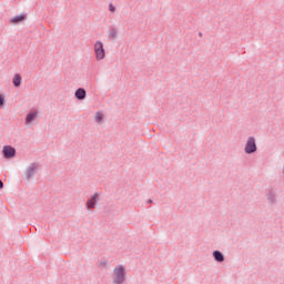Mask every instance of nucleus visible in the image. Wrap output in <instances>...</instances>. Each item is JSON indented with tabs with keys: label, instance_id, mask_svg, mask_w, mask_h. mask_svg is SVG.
Instances as JSON below:
<instances>
[{
	"label": "nucleus",
	"instance_id": "nucleus-1",
	"mask_svg": "<svg viewBox=\"0 0 284 284\" xmlns=\"http://www.w3.org/2000/svg\"><path fill=\"white\" fill-rule=\"evenodd\" d=\"M123 281H125V268L123 265H119L114 268L113 282L115 284H121Z\"/></svg>",
	"mask_w": 284,
	"mask_h": 284
},
{
	"label": "nucleus",
	"instance_id": "nucleus-2",
	"mask_svg": "<svg viewBox=\"0 0 284 284\" xmlns=\"http://www.w3.org/2000/svg\"><path fill=\"white\" fill-rule=\"evenodd\" d=\"M94 52L97 61H103V59H105V49H103V42L98 41L94 44Z\"/></svg>",
	"mask_w": 284,
	"mask_h": 284
},
{
	"label": "nucleus",
	"instance_id": "nucleus-3",
	"mask_svg": "<svg viewBox=\"0 0 284 284\" xmlns=\"http://www.w3.org/2000/svg\"><path fill=\"white\" fill-rule=\"evenodd\" d=\"M246 154H254L256 152V140L254 138H248L245 145Z\"/></svg>",
	"mask_w": 284,
	"mask_h": 284
},
{
	"label": "nucleus",
	"instance_id": "nucleus-4",
	"mask_svg": "<svg viewBox=\"0 0 284 284\" xmlns=\"http://www.w3.org/2000/svg\"><path fill=\"white\" fill-rule=\"evenodd\" d=\"M2 154L6 159H12L14 154H17V150L10 145H7L2 150Z\"/></svg>",
	"mask_w": 284,
	"mask_h": 284
},
{
	"label": "nucleus",
	"instance_id": "nucleus-5",
	"mask_svg": "<svg viewBox=\"0 0 284 284\" xmlns=\"http://www.w3.org/2000/svg\"><path fill=\"white\" fill-rule=\"evenodd\" d=\"M99 201V193H94L91 197V200L87 201V207L88 210H94L97 203Z\"/></svg>",
	"mask_w": 284,
	"mask_h": 284
},
{
	"label": "nucleus",
	"instance_id": "nucleus-6",
	"mask_svg": "<svg viewBox=\"0 0 284 284\" xmlns=\"http://www.w3.org/2000/svg\"><path fill=\"white\" fill-rule=\"evenodd\" d=\"M26 20V14H19V16H14L13 18L10 19V23H21V21Z\"/></svg>",
	"mask_w": 284,
	"mask_h": 284
},
{
	"label": "nucleus",
	"instance_id": "nucleus-7",
	"mask_svg": "<svg viewBox=\"0 0 284 284\" xmlns=\"http://www.w3.org/2000/svg\"><path fill=\"white\" fill-rule=\"evenodd\" d=\"M213 256H214L215 261H217V263H223V261H225L223 253H221L220 251H215L213 253Z\"/></svg>",
	"mask_w": 284,
	"mask_h": 284
},
{
	"label": "nucleus",
	"instance_id": "nucleus-8",
	"mask_svg": "<svg viewBox=\"0 0 284 284\" xmlns=\"http://www.w3.org/2000/svg\"><path fill=\"white\" fill-rule=\"evenodd\" d=\"M75 97L79 99V101H83V99H85V89H78L75 91Z\"/></svg>",
	"mask_w": 284,
	"mask_h": 284
},
{
	"label": "nucleus",
	"instance_id": "nucleus-9",
	"mask_svg": "<svg viewBox=\"0 0 284 284\" xmlns=\"http://www.w3.org/2000/svg\"><path fill=\"white\" fill-rule=\"evenodd\" d=\"M37 119V112L27 114L26 123L29 125V123H32Z\"/></svg>",
	"mask_w": 284,
	"mask_h": 284
},
{
	"label": "nucleus",
	"instance_id": "nucleus-10",
	"mask_svg": "<svg viewBox=\"0 0 284 284\" xmlns=\"http://www.w3.org/2000/svg\"><path fill=\"white\" fill-rule=\"evenodd\" d=\"M13 85H14L16 88H19V87L21 85V75H20V74H16V75L13 77Z\"/></svg>",
	"mask_w": 284,
	"mask_h": 284
},
{
	"label": "nucleus",
	"instance_id": "nucleus-11",
	"mask_svg": "<svg viewBox=\"0 0 284 284\" xmlns=\"http://www.w3.org/2000/svg\"><path fill=\"white\" fill-rule=\"evenodd\" d=\"M95 121H97V123H102L103 122V113H101V111H98L95 113Z\"/></svg>",
	"mask_w": 284,
	"mask_h": 284
},
{
	"label": "nucleus",
	"instance_id": "nucleus-12",
	"mask_svg": "<svg viewBox=\"0 0 284 284\" xmlns=\"http://www.w3.org/2000/svg\"><path fill=\"white\" fill-rule=\"evenodd\" d=\"M116 34H118L116 29L115 28H111L110 32H109V37H116Z\"/></svg>",
	"mask_w": 284,
	"mask_h": 284
},
{
	"label": "nucleus",
	"instance_id": "nucleus-13",
	"mask_svg": "<svg viewBox=\"0 0 284 284\" xmlns=\"http://www.w3.org/2000/svg\"><path fill=\"white\" fill-rule=\"evenodd\" d=\"M109 10H110V12H116V7H114V4H112V3H110Z\"/></svg>",
	"mask_w": 284,
	"mask_h": 284
},
{
	"label": "nucleus",
	"instance_id": "nucleus-14",
	"mask_svg": "<svg viewBox=\"0 0 284 284\" xmlns=\"http://www.w3.org/2000/svg\"><path fill=\"white\" fill-rule=\"evenodd\" d=\"M4 98L0 94V108L3 106Z\"/></svg>",
	"mask_w": 284,
	"mask_h": 284
},
{
	"label": "nucleus",
	"instance_id": "nucleus-15",
	"mask_svg": "<svg viewBox=\"0 0 284 284\" xmlns=\"http://www.w3.org/2000/svg\"><path fill=\"white\" fill-rule=\"evenodd\" d=\"M0 190H3V182L0 180Z\"/></svg>",
	"mask_w": 284,
	"mask_h": 284
}]
</instances>
